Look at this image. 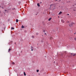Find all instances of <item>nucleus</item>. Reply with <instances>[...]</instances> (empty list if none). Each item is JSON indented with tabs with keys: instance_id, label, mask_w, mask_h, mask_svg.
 <instances>
[{
	"instance_id": "f257e3e1",
	"label": "nucleus",
	"mask_w": 76,
	"mask_h": 76,
	"mask_svg": "<svg viewBox=\"0 0 76 76\" xmlns=\"http://www.w3.org/2000/svg\"><path fill=\"white\" fill-rule=\"evenodd\" d=\"M73 25V23H71L70 24H69V26H72Z\"/></svg>"
},
{
	"instance_id": "f03ea898",
	"label": "nucleus",
	"mask_w": 76,
	"mask_h": 76,
	"mask_svg": "<svg viewBox=\"0 0 76 76\" xmlns=\"http://www.w3.org/2000/svg\"><path fill=\"white\" fill-rule=\"evenodd\" d=\"M54 5H55V4H52L50 5V7H54Z\"/></svg>"
},
{
	"instance_id": "7ed1b4c3",
	"label": "nucleus",
	"mask_w": 76,
	"mask_h": 76,
	"mask_svg": "<svg viewBox=\"0 0 76 76\" xmlns=\"http://www.w3.org/2000/svg\"><path fill=\"white\" fill-rule=\"evenodd\" d=\"M71 55L72 56H76V54L75 53H71Z\"/></svg>"
},
{
	"instance_id": "20e7f679",
	"label": "nucleus",
	"mask_w": 76,
	"mask_h": 76,
	"mask_svg": "<svg viewBox=\"0 0 76 76\" xmlns=\"http://www.w3.org/2000/svg\"><path fill=\"white\" fill-rule=\"evenodd\" d=\"M61 22H62V23H64V20H61Z\"/></svg>"
},
{
	"instance_id": "39448f33",
	"label": "nucleus",
	"mask_w": 76,
	"mask_h": 76,
	"mask_svg": "<svg viewBox=\"0 0 76 76\" xmlns=\"http://www.w3.org/2000/svg\"><path fill=\"white\" fill-rule=\"evenodd\" d=\"M51 19H52V18H50L48 19L49 21H50V20H51Z\"/></svg>"
},
{
	"instance_id": "423d86ee",
	"label": "nucleus",
	"mask_w": 76,
	"mask_h": 76,
	"mask_svg": "<svg viewBox=\"0 0 76 76\" xmlns=\"http://www.w3.org/2000/svg\"><path fill=\"white\" fill-rule=\"evenodd\" d=\"M18 19H17L16 20V22H17V23H18Z\"/></svg>"
},
{
	"instance_id": "0eeeda50",
	"label": "nucleus",
	"mask_w": 76,
	"mask_h": 76,
	"mask_svg": "<svg viewBox=\"0 0 76 76\" xmlns=\"http://www.w3.org/2000/svg\"><path fill=\"white\" fill-rule=\"evenodd\" d=\"M62 13V12H61V11L60 12H59V13L58 15H60V14H61V13Z\"/></svg>"
},
{
	"instance_id": "6e6552de",
	"label": "nucleus",
	"mask_w": 76,
	"mask_h": 76,
	"mask_svg": "<svg viewBox=\"0 0 76 76\" xmlns=\"http://www.w3.org/2000/svg\"><path fill=\"white\" fill-rule=\"evenodd\" d=\"M31 51H33V47H31Z\"/></svg>"
},
{
	"instance_id": "1a4fd4ad",
	"label": "nucleus",
	"mask_w": 76,
	"mask_h": 76,
	"mask_svg": "<svg viewBox=\"0 0 76 76\" xmlns=\"http://www.w3.org/2000/svg\"><path fill=\"white\" fill-rule=\"evenodd\" d=\"M11 50V49H9L8 50V52H9V51H10Z\"/></svg>"
},
{
	"instance_id": "9d476101",
	"label": "nucleus",
	"mask_w": 76,
	"mask_h": 76,
	"mask_svg": "<svg viewBox=\"0 0 76 76\" xmlns=\"http://www.w3.org/2000/svg\"><path fill=\"white\" fill-rule=\"evenodd\" d=\"M24 76H26V73H25V72H24Z\"/></svg>"
},
{
	"instance_id": "9b49d317",
	"label": "nucleus",
	"mask_w": 76,
	"mask_h": 76,
	"mask_svg": "<svg viewBox=\"0 0 76 76\" xmlns=\"http://www.w3.org/2000/svg\"><path fill=\"white\" fill-rule=\"evenodd\" d=\"M37 5L38 6H40L39 5V4H37Z\"/></svg>"
},
{
	"instance_id": "f8f14e48",
	"label": "nucleus",
	"mask_w": 76,
	"mask_h": 76,
	"mask_svg": "<svg viewBox=\"0 0 76 76\" xmlns=\"http://www.w3.org/2000/svg\"><path fill=\"white\" fill-rule=\"evenodd\" d=\"M22 28H24V26H22L21 27Z\"/></svg>"
},
{
	"instance_id": "ddd939ff",
	"label": "nucleus",
	"mask_w": 76,
	"mask_h": 76,
	"mask_svg": "<svg viewBox=\"0 0 76 76\" xmlns=\"http://www.w3.org/2000/svg\"><path fill=\"white\" fill-rule=\"evenodd\" d=\"M50 39H53V37H50Z\"/></svg>"
},
{
	"instance_id": "4468645a",
	"label": "nucleus",
	"mask_w": 76,
	"mask_h": 76,
	"mask_svg": "<svg viewBox=\"0 0 76 76\" xmlns=\"http://www.w3.org/2000/svg\"><path fill=\"white\" fill-rule=\"evenodd\" d=\"M32 38H34V36H32L31 37Z\"/></svg>"
},
{
	"instance_id": "2eb2a0df",
	"label": "nucleus",
	"mask_w": 76,
	"mask_h": 76,
	"mask_svg": "<svg viewBox=\"0 0 76 76\" xmlns=\"http://www.w3.org/2000/svg\"><path fill=\"white\" fill-rule=\"evenodd\" d=\"M11 29H14L15 28L13 27H12Z\"/></svg>"
},
{
	"instance_id": "dca6fc26",
	"label": "nucleus",
	"mask_w": 76,
	"mask_h": 76,
	"mask_svg": "<svg viewBox=\"0 0 76 76\" xmlns=\"http://www.w3.org/2000/svg\"><path fill=\"white\" fill-rule=\"evenodd\" d=\"M37 72H39V70H37Z\"/></svg>"
},
{
	"instance_id": "f3484780",
	"label": "nucleus",
	"mask_w": 76,
	"mask_h": 76,
	"mask_svg": "<svg viewBox=\"0 0 76 76\" xmlns=\"http://www.w3.org/2000/svg\"><path fill=\"white\" fill-rule=\"evenodd\" d=\"M44 34L45 35H47V34H46V33H45Z\"/></svg>"
},
{
	"instance_id": "a211bd4d",
	"label": "nucleus",
	"mask_w": 76,
	"mask_h": 76,
	"mask_svg": "<svg viewBox=\"0 0 76 76\" xmlns=\"http://www.w3.org/2000/svg\"><path fill=\"white\" fill-rule=\"evenodd\" d=\"M38 34H38V33H36V35H38Z\"/></svg>"
},
{
	"instance_id": "6ab92c4d",
	"label": "nucleus",
	"mask_w": 76,
	"mask_h": 76,
	"mask_svg": "<svg viewBox=\"0 0 76 76\" xmlns=\"http://www.w3.org/2000/svg\"><path fill=\"white\" fill-rule=\"evenodd\" d=\"M12 64H15V62H12Z\"/></svg>"
},
{
	"instance_id": "aec40b11",
	"label": "nucleus",
	"mask_w": 76,
	"mask_h": 76,
	"mask_svg": "<svg viewBox=\"0 0 76 76\" xmlns=\"http://www.w3.org/2000/svg\"><path fill=\"white\" fill-rule=\"evenodd\" d=\"M75 41H76V38H75Z\"/></svg>"
},
{
	"instance_id": "412c9836",
	"label": "nucleus",
	"mask_w": 76,
	"mask_h": 76,
	"mask_svg": "<svg viewBox=\"0 0 76 76\" xmlns=\"http://www.w3.org/2000/svg\"><path fill=\"white\" fill-rule=\"evenodd\" d=\"M67 15H69V14H67Z\"/></svg>"
},
{
	"instance_id": "4be33fe9",
	"label": "nucleus",
	"mask_w": 76,
	"mask_h": 76,
	"mask_svg": "<svg viewBox=\"0 0 76 76\" xmlns=\"http://www.w3.org/2000/svg\"><path fill=\"white\" fill-rule=\"evenodd\" d=\"M67 23H69V21H67Z\"/></svg>"
},
{
	"instance_id": "5701e85b",
	"label": "nucleus",
	"mask_w": 76,
	"mask_h": 76,
	"mask_svg": "<svg viewBox=\"0 0 76 76\" xmlns=\"http://www.w3.org/2000/svg\"><path fill=\"white\" fill-rule=\"evenodd\" d=\"M43 32H45V31L44 30Z\"/></svg>"
},
{
	"instance_id": "b1692460",
	"label": "nucleus",
	"mask_w": 76,
	"mask_h": 76,
	"mask_svg": "<svg viewBox=\"0 0 76 76\" xmlns=\"http://www.w3.org/2000/svg\"><path fill=\"white\" fill-rule=\"evenodd\" d=\"M55 0L56 1H57V0Z\"/></svg>"
},
{
	"instance_id": "393cba45",
	"label": "nucleus",
	"mask_w": 76,
	"mask_h": 76,
	"mask_svg": "<svg viewBox=\"0 0 76 76\" xmlns=\"http://www.w3.org/2000/svg\"><path fill=\"white\" fill-rule=\"evenodd\" d=\"M2 9H3V7H2Z\"/></svg>"
},
{
	"instance_id": "a878e982",
	"label": "nucleus",
	"mask_w": 76,
	"mask_h": 76,
	"mask_svg": "<svg viewBox=\"0 0 76 76\" xmlns=\"http://www.w3.org/2000/svg\"><path fill=\"white\" fill-rule=\"evenodd\" d=\"M74 34H76V33H74Z\"/></svg>"
},
{
	"instance_id": "bb28decb",
	"label": "nucleus",
	"mask_w": 76,
	"mask_h": 76,
	"mask_svg": "<svg viewBox=\"0 0 76 76\" xmlns=\"http://www.w3.org/2000/svg\"><path fill=\"white\" fill-rule=\"evenodd\" d=\"M7 10H5V11H6Z\"/></svg>"
},
{
	"instance_id": "cd10ccee",
	"label": "nucleus",
	"mask_w": 76,
	"mask_h": 76,
	"mask_svg": "<svg viewBox=\"0 0 76 76\" xmlns=\"http://www.w3.org/2000/svg\"><path fill=\"white\" fill-rule=\"evenodd\" d=\"M59 16H58V18H59Z\"/></svg>"
},
{
	"instance_id": "c85d7f7f",
	"label": "nucleus",
	"mask_w": 76,
	"mask_h": 76,
	"mask_svg": "<svg viewBox=\"0 0 76 76\" xmlns=\"http://www.w3.org/2000/svg\"><path fill=\"white\" fill-rule=\"evenodd\" d=\"M0 7H1V6H0Z\"/></svg>"
}]
</instances>
